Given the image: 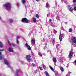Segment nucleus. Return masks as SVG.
<instances>
[{
  "instance_id": "nucleus-47",
  "label": "nucleus",
  "mask_w": 76,
  "mask_h": 76,
  "mask_svg": "<svg viewBox=\"0 0 76 76\" xmlns=\"http://www.w3.org/2000/svg\"><path fill=\"white\" fill-rule=\"evenodd\" d=\"M51 33H52V31H51Z\"/></svg>"
},
{
  "instance_id": "nucleus-22",
  "label": "nucleus",
  "mask_w": 76,
  "mask_h": 76,
  "mask_svg": "<svg viewBox=\"0 0 76 76\" xmlns=\"http://www.w3.org/2000/svg\"><path fill=\"white\" fill-rule=\"evenodd\" d=\"M25 45L26 47H28L29 46V45H28V44L27 43L25 44Z\"/></svg>"
},
{
  "instance_id": "nucleus-15",
  "label": "nucleus",
  "mask_w": 76,
  "mask_h": 76,
  "mask_svg": "<svg viewBox=\"0 0 76 76\" xmlns=\"http://www.w3.org/2000/svg\"><path fill=\"white\" fill-rule=\"evenodd\" d=\"M32 44L34 45L35 44V40L34 39H32Z\"/></svg>"
},
{
  "instance_id": "nucleus-1",
  "label": "nucleus",
  "mask_w": 76,
  "mask_h": 76,
  "mask_svg": "<svg viewBox=\"0 0 76 76\" xmlns=\"http://www.w3.org/2000/svg\"><path fill=\"white\" fill-rule=\"evenodd\" d=\"M4 6L8 10H10L11 7V4L9 3H7L4 4Z\"/></svg>"
},
{
  "instance_id": "nucleus-42",
  "label": "nucleus",
  "mask_w": 76,
  "mask_h": 76,
  "mask_svg": "<svg viewBox=\"0 0 76 76\" xmlns=\"http://www.w3.org/2000/svg\"><path fill=\"white\" fill-rule=\"evenodd\" d=\"M52 37H54V36L53 35V34H52Z\"/></svg>"
},
{
  "instance_id": "nucleus-25",
  "label": "nucleus",
  "mask_w": 76,
  "mask_h": 76,
  "mask_svg": "<svg viewBox=\"0 0 76 76\" xmlns=\"http://www.w3.org/2000/svg\"><path fill=\"white\" fill-rule=\"evenodd\" d=\"M49 67H50V69H51V70H54V69H53V67L50 66H49Z\"/></svg>"
},
{
  "instance_id": "nucleus-30",
  "label": "nucleus",
  "mask_w": 76,
  "mask_h": 76,
  "mask_svg": "<svg viewBox=\"0 0 76 76\" xmlns=\"http://www.w3.org/2000/svg\"><path fill=\"white\" fill-rule=\"evenodd\" d=\"M39 69L40 70H41V71L43 70V69H42V67H41L39 66Z\"/></svg>"
},
{
  "instance_id": "nucleus-21",
  "label": "nucleus",
  "mask_w": 76,
  "mask_h": 76,
  "mask_svg": "<svg viewBox=\"0 0 76 76\" xmlns=\"http://www.w3.org/2000/svg\"><path fill=\"white\" fill-rule=\"evenodd\" d=\"M21 2L22 3L24 4L25 3V0H21Z\"/></svg>"
},
{
  "instance_id": "nucleus-16",
  "label": "nucleus",
  "mask_w": 76,
  "mask_h": 76,
  "mask_svg": "<svg viewBox=\"0 0 76 76\" xmlns=\"http://www.w3.org/2000/svg\"><path fill=\"white\" fill-rule=\"evenodd\" d=\"M53 32L54 34H55L56 35L57 32V30H56L55 29H53Z\"/></svg>"
},
{
  "instance_id": "nucleus-32",
  "label": "nucleus",
  "mask_w": 76,
  "mask_h": 76,
  "mask_svg": "<svg viewBox=\"0 0 76 76\" xmlns=\"http://www.w3.org/2000/svg\"><path fill=\"white\" fill-rule=\"evenodd\" d=\"M39 56H40V57H42V55L41 54V53H39Z\"/></svg>"
},
{
  "instance_id": "nucleus-36",
  "label": "nucleus",
  "mask_w": 76,
  "mask_h": 76,
  "mask_svg": "<svg viewBox=\"0 0 76 76\" xmlns=\"http://www.w3.org/2000/svg\"><path fill=\"white\" fill-rule=\"evenodd\" d=\"M16 42L17 44H19V40H17Z\"/></svg>"
},
{
  "instance_id": "nucleus-28",
  "label": "nucleus",
  "mask_w": 76,
  "mask_h": 76,
  "mask_svg": "<svg viewBox=\"0 0 76 76\" xmlns=\"http://www.w3.org/2000/svg\"><path fill=\"white\" fill-rule=\"evenodd\" d=\"M8 44L9 45H10V46H11V44H10V42L9 41H8Z\"/></svg>"
},
{
  "instance_id": "nucleus-43",
  "label": "nucleus",
  "mask_w": 76,
  "mask_h": 76,
  "mask_svg": "<svg viewBox=\"0 0 76 76\" xmlns=\"http://www.w3.org/2000/svg\"><path fill=\"white\" fill-rule=\"evenodd\" d=\"M37 1H39V0H36Z\"/></svg>"
},
{
  "instance_id": "nucleus-20",
  "label": "nucleus",
  "mask_w": 76,
  "mask_h": 76,
  "mask_svg": "<svg viewBox=\"0 0 76 76\" xmlns=\"http://www.w3.org/2000/svg\"><path fill=\"white\" fill-rule=\"evenodd\" d=\"M9 22H10L11 23L12 22L13 20L12 19H10L9 20Z\"/></svg>"
},
{
  "instance_id": "nucleus-3",
  "label": "nucleus",
  "mask_w": 76,
  "mask_h": 76,
  "mask_svg": "<svg viewBox=\"0 0 76 76\" xmlns=\"http://www.w3.org/2000/svg\"><path fill=\"white\" fill-rule=\"evenodd\" d=\"M26 60L29 62H31V56L30 55H28L26 57Z\"/></svg>"
},
{
  "instance_id": "nucleus-34",
  "label": "nucleus",
  "mask_w": 76,
  "mask_h": 76,
  "mask_svg": "<svg viewBox=\"0 0 76 76\" xmlns=\"http://www.w3.org/2000/svg\"><path fill=\"white\" fill-rule=\"evenodd\" d=\"M74 9L76 11V7H74Z\"/></svg>"
},
{
  "instance_id": "nucleus-4",
  "label": "nucleus",
  "mask_w": 76,
  "mask_h": 76,
  "mask_svg": "<svg viewBox=\"0 0 76 76\" xmlns=\"http://www.w3.org/2000/svg\"><path fill=\"white\" fill-rule=\"evenodd\" d=\"M63 34H61V33H60L59 34V38L60 41H61L63 40Z\"/></svg>"
},
{
  "instance_id": "nucleus-39",
  "label": "nucleus",
  "mask_w": 76,
  "mask_h": 76,
  "mask_svg": "<svg viewBox=\"0 0 76 76\" xmlns=\"http://www.w3.org/2000/svg\"><path fill=\"white\" fill-rule=\"evenodd\" d=\"M38 71H37V70H36L35 71V73H37V72Z\"/></svg>"
},
{
  "instance_id": "nucleus-23",
  "label": "nucleus",
  "mask_w": 76,
  "mask_h": 76,
  "mask_svg": "<svg viewBox=\"0 0 76 76\" xmlns=\"http://www.w3.org/2000/svg\"><path fill=\"white\" fill-rule=\"evenodd\" d=\"M18 72H19V70H18L16 72V76H18Z\"/></svg>"
},
{
  "instance_id": "nucleus-2",
  "label": "nucleus",
  "mask_w": 76,
  "mask_h": 76,
  "mask_svg": "<svg viewBox=\"0 0 76 76\" xmlns=\"http://www.w3.org/2000/svg\"><path fill=\"white\" fill-rule=\"evenodd\" d=\"M21 22H25V23H28L30 21L29 20H28L27 18H23L21 19Z\"/></svg>"
},
{
  "instance_id": "nucleus-44",
  "label": "nucleus",
  "mask_w": 76,
  "mask_h": 76,
  "mask_svg": "<svg viewBox=\"0 0 76 76\" xmlns=\"http://www.w3.org/2000/svg\"><path fill=\"white\" fill-rule=\"evenodd\" d=\"M69 74H70V73H71V72H69Z\"/></svg>"
},
{
  "instance_id": "nucleus-38",
  "label": "nucleus",
  "mask_w": 76,
  "mask_h": 76,
  "mask_svg": "<svg viewBox=\"0 0 76 76\" xmlns=\"http://www.w3.org/2000/svg\"><path fill=\"white\" fill-rule=\"evenodd\" d=\"M56 42V40H53L52 42Z\"/></svg>"
},
{
  "instance_id": "nucleus-8",
  "label": "nucleus",
  "mask_w": 76,
  "mask_h": 76,
  "mask_svg": "<svg viewBox=\"0 0 76 76\" xmlns=\"http://www.w3.org/2000/svg\"><path fill=\"white\" fill-rule=\"evenodd\" d=\"M68 8L69 11H70V12H73V8L69 6H68Z\"/></svg>"
},
{
  "instance_id": "nucleus-11",
  "label": "nucleus",
  "mask_w": 76,
  "mask_h": 76,
  "mask_svg": "<svg viewBox=\"0 0 76 76\" xmlns=\"http://www.w3.org/2000/svg\"><path fill=\"white\" fill-rule=\"evenodd\" d=\"M13 48L11 47H10L9 48V52H13V50H12Z\"/></svg>"
},
{
  "instance_id": "nucleus-7",
  "label": "nucleus",
  "mask_w": 76,
  "mask_h": 76,
  "mask_svg": "<svg viewBox=\"0 0 76 76\" xmlns=\"http://www.w3.org/2000/svg\"><path fill=\"white\" fill-rule=\"evenodd\" d=\"M72 41L73 42L75 45H76V39L75 37H73L72 39Z\"/></svg>"
},
{
  "instance_id": "nucleus-45",
  "label": "nucleus",
  "mask_w": 76,
  "mask_h": 76,
  "mask_svg": "<svg viewBox=\"0 0 76 76\" xmlns=\"http://www.w3.org/2000/svg\"><path fill=\"white\" fill-rule=\"evenodd\" d=\"M46 45H47V43H46Z\"/></svg>"
},
{
  "instance_id": "nucleus-14",
  "label": "nucleus",
  "mask_w": 76,
  "mask_h": 76,
  "mask_svg": "<svg viewBox=\"0 0 76 76\" xmlns=\"http://www.w3.org/2000/svg\"><path fill=\"white\" fill-rule=\"evenodd\" d=\"M43 67L44 69V70H46V69L47 68V67L46 66H45V65H43Z\"/></svg>"
},
{
  "instance_id": "nucleus-24",
  "label": "nucleus",
  "mask_w": 76,
  "mask_h": 76,
  "mask_svg": "<svg viewBox=\"0 0 76 76\" xmlns=\"http://www.w3.org/2000/svg\"><path fill=\"white\" fill-rule=\"evenodd\" d=\"M56 19L58 20H60V18L58 17H56Z\"/></svg>"
},
{
  "instance_id": "nucleus-33",
  "label": "nucleus",
  "mask_w": 76,
  "mask_h": 76,
  "mask_svg": "<svg viewBox=\"0 0 76 76\" xmlns=\"http://www.w3.org/2000/svg\"><path fill=\"white\" fill-rule=\"evenodd\" d=\"M73 3H76V0H73Z\"/></svg>"
},
{
  "instance_id": "nucleus-27",
  "label": "nucleus",
  "mask_w": 76,
  "mask_h": 76,
  "mask_svg": "<svg viewBox=\"0 0 76 76\" xmlns=\"http://www.w3.org/2000/svg\"><path fill=\"white\" fill-rule=\"evenodd\" d=\"M36 17L37 18H39V15L38 14H37L36 15Z\"/></svg>"
},
{
  "instance_id": "nucleus-29",
  "label": "nucleus",
  "mask_w": 76,
  "mask_h": 76,
  "mask_svg": "<svg viewBox=\"0 0 76 76\" xmlns=\"http://www.w3.org/2000/svg\"><path fill=\"white\" fill-rule=\"evenodd\" d=\"M46 7H49V4L48 3V2H47L46 3Z\"/></svg>"
},
{
  "instance_id": "nucleus-40",
  "label": "nucleus",
  "mask_w": 76,
  "mask_h": 76,
  "mask_svg": "<svg viewBox=\"0 0 76 76\" xmlns=\"http://www.w3.org/2000/svg\"><path fill=\"white\" fill-rule=\"evenodd\" d=\"M4 51V49L0 50V51Z\"/></svg>"
},
{
  "instance_id": "nucleus-17",
  "label": "nucleus",
  "mask_w": 76,
  "mask_h": 76,
  "mask_svg": "<svg viewBox=\"0 0 76 76\" xmlns=\"http://www.w3.org/2000/svg\"><path fill=\"white\" fill-rule=\"evenodd\" d=\"M3 47V45L1 42H0V47Z\"/></svg>"
},
{
  "instance_id": "nucleus-35",
  "label": "nucleus",
  "mask_w": 76,
  "mask_h": 76,
  "mask_svg": "<svg viewBox=\"0 0 76 76\" xmlns=\"http://www.w3.org/2000/svg\"><path fill=\"white\" fill-rule=\"evenodd\" d=\"M52 21V20L50 19H49V22H50H50H51Z\"/></svg>"
},
{
  "instance_id": "nucleus-19",
  "label": "nucleus",
  "mask_w": 76,
  "mask_h": 76,
  "mask_svg": "<svg viewBox=\"0 0 76 76\" xmlns=\"http://www.w3.org/2000/svg\"><path fill=\"white\" fill-rule=\"evenodd\" d=\"M33 20L34 22H37V20H36V18H34Z\"/></svg>"
},
{
  "instance_id": "nucleus-13",
  "label": "nucleus",
  "mask_w": 76,
  "mask_h": 76,
  "mask_svg": "<svg viewBox=\"0 0 76 76\" xmlns=\"http://www.w3.org/2000/svg\"><path fill=\"white\" fill-rule=\"evenodd\" d=\"M45 74L46 76H49V75L48 74V73L47 71H45Z\"/></svg>"
},
{
  "instance_id": "nucleus-26",
  "label": "nucleus",
  "mask_w": 76,
  "mask_h": 76,
  "mask_svg": "<svg viewBox=\"0 0 76 76\" xmlns=\"http://www.w3.org/2000/svg\"><path fill=\"white\" fill-rule=\"evenodd\" d=\"M28 50H31V48L30 46H29L28 48Z\"/></svg>"
},
{
  "instance_id": "nucleus-41",
  "label": "nucleus",
  "mask_w": 76,
  "mask_h": 76,
  "mask_svg": "<svg viewBox=\"0 0 76 76\" xmlns=\"http://www.w3.org/2000/svg\"><path fill=\"white\" fill-rule=\"evenodd\" d=\"M33 66H34V67H35L36 66H35V64H33Z\"/></svg>"
},
{
  "instance_id": "nucleus-5",
  "label": "nucleus",
  "mask_w": 76,
  "mask_h": 76,
  "mask_svg": "<svg viewBox=\"0 0 76 76\" xmlns=\"http://www.w3.org/2000/svg\"><path fill=\"white\" fill-rule=\"evenodd\" d=\"M4 62L5 64H6V65H7V66H9L10 64H9V63L8 62V61H7V59L5 58H4Z\"/></svg>"
},
{
  "instance_id": "nucleus-6",
  "label": "nucleus",
  "mask_w": 76,
  "mask_h": 76,
  "mask_svg": "<svg viewBox=\"0 0 76 76\" xmlns=\"http://www.w3.org/2000/svg\"><path fill=\"white\" fill-rule=\"evenodd\" d=\"M73 57V52L71 50L69 52V58H72Z\"/></svg>"
},
{
  "instance_id": "nucleus-12",
  "label": "nucleus",
  "mask_w": 76,
  "mask_h": 76,
  "mask_svg": "<svg viewBox=\"0 0 76 76\" xmlns=\"http://www.w3.org/2000/svg\"><path fill=\"white\" fill-rule=\"evenodd\" d=\"M60 69L61 72H64V68H63V67L62 66H61V68H60Z\"/></svg>"
},
{
  "instance_id": "nucleus-46",
  "label": "nucleus",
  "mask_w": 76,
  "mask_h": 76,
  "mask_svg": "<svg viewBox=\"0 0 76 76\" xmlns=\"http://www.w3.org/2000/svg\"><path fill=\"white\" fill-rule=\"evenodd\" d=\"M0 19H1V17H0Z\"/></svg>"
},
{
  "instance_id": "nucleus-10",
  "label": "nucleus",
  "mask_w": 76,
  "mask_h": 76,
  "mask_svg": "<svg viewBox=\"0 0 76 76\" xmlns=\"http://www.w3.org/2000/svg\"><path fill=\"white\" fill-rule=\"evenodd\" d=\"M53 61L54 63H56L57 62V59H56V58L53 57Z\"/></svg>"
},
{
  "instance_id": "nucleus-18",
  "label": "nucleus",
  "mask_w": 76,
  "mask_h": 76,
  "mask_svg": "<svg viewBox=\"0 0 76 76\" xmlns=\"http://www.w3.org/2000/svg\"><path fill=\"white\" fill-rule=\"evenodd\" d=\"M69 32H72L73 30L72 28H70L69 30Z\"/></svg>"
},
{
  "instance_id": "nucleus-48",
  "label": "nucleus",
  "mask_w": 76,
  "mask_h": 76,
  "mask_svg": "<svg viewBox=\"0 0 76 76\" xmlns=\"http://www.w3.org/2000/svg\"><path fill=\"white\" fill-rule=\"evenodd\" d=\"M31 42H32V40H31Z\"/></svg>"
},
{
  "instance_id": "nucleus-31",
  "label": "nucleus",
  "mask_w": 76,
  "mask_h": 76,
  "mask_svg": "<svg viewBox=\"0 0 76 76\" xmlns=\"http://www.w3.org/2000/svg\"><path fill=\"white\" fill-rule=\"evenodd\" d=\"M11 45H12L14 47H15V45H14V44H13V43L11 44Z\"/></svg>"
},
{
  "instance_id": "nucleus-37",
  "label": "nucleus",
  "mask_w": 76,
  "mask_h": 76,
  "mask_svg": "<svg viewBox=\"0 0 76 76\" xmlns=\"http://www.w3.org/2000/svg\"><path fill=\"white\" fill-rule=\"evenodd\" d=\"M19 36H17L16 38V39L18 40V39H19Z\"/></svg>"
},
{
  "instance_id": "nucleus-9",
  "label": "nucleus",
  "mask_w": 76,
  "mask_h": 76,
  "mask_svg": "<svg viewBox=\"0 0 76 76\" xmlns=\"http://www.w3.org/2000/svg\"><path fill=\"white\" fill-rule=\"evenodd\" d=\"M4 56L1 54V53L0 52V60H2Z\"/></svg>"
}]
</instances>
